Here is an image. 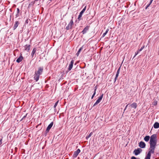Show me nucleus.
<instances>
[{"mask_svg": "<svg viewBox=\"0 0 159 159\" xmlns=\"http://www.w3.org/2000/svg\"><path fill=\"white\" fill-rule=\"evenodd\" d=\"M149 143L150 147L149 151L148 153L147 159L149 158L151 153H153L154 152L157 143V135L156 134H153L151 136Z\"/></svg>", "mask_w": 159, "mask_h": 159, "instance_id": "obj_1", "label": "nucleus"}, {"mask_svg": "<svg viewBox=\"0 0 159 159\" xmlns=\"http://www.w3.org/2000/svg\"><path fill=\"white\" fill-rule=\"evenodd\" d=\"M53 122H52L48 125L45 132V136H46L47 134L49 132V130L53 126Z\"/></svg>", "mask_w": 159, "mask_h": 159, "instance_id": "obj_2", "label": "nucleus"}, {"mask_svg": "<svg viewBox=\"0 0 159 159\" xmlns=\"http://www.w3.org/2000/svg\"><path fill=\"white\" fill-rule=\"evenodd\" d=\"M142 149L140 148H138L137 149H135L133 151V153L135 155L137 156L139 155L142 152Z\"/></svg>", "mask_w": 159, "mask_h": 159, "instance_id": "obj_3", "label": "nucleus"}, {"mask_svg": "<svg viewBox=\"0 0 159 159\" xmlns=\"http://www.w3.org/2000/svg\"><path fill=\"white\" fill-rule=\"evenodd\" d=\"M73 24V20L71 19L67 26L66 27V29L67 30L71 29L72 28V25Z\"/></svg>", "mask_w": 159, "mask_h": 159, "instance_id": "obj_4", "label": "nucleus"}, {"mask_svg": "<svg viewBox=\"0 0 159 159\" xmlns=\"http://www.w3.org/2000/svg\"><path fill=\"white\" fill-rule=\"evenodd\" d=\"M86 6H85V7L83 9L82 11L80 12L78 18V19L79 20H80V18L82 17V15H83V13L84 12V11L86 10Z\"/></svg>", "mask_w": 159, "mask_h": 159, "instance_id": "obj_5", "label": "nucleus"}, {"mask_svg": "<svg viewBox=\"0 0 159 159\" xmlns=\"http://www.w3.org/2000/svg\"><path fill=\"white\" fill-rule=\"evenodd\" d=\"M103 97V94L101 95L100 97H99L98 99L97 100L96 102L94 103L93 105V107L96 106V105L98 104L101 101Z\"/></svg>", "mask_w": 159, "mask_h": 159, "instance_id": "obj_6", "label": "nucleus"}, {"mask_svg": "<svg viewBox=\"0 0 159 159\" xmlns=\"http://www.w3.org/2000/svg\"><path fill=\"white\" fill-rule=\"evenodd\" d=\"M80 152V149H78L76 151L74 152L73 155V158H75L77 157V156L78 155L79 153Z\"/></svg>", "mask_w": 159, "mask_h": 159, "instance_id": "obj_7", "label": "nucleus"}, {"mask_svg": "<svg viewBox=\"0 0 159 159\" xmlns=\"http://www.w3.org/2000/svg\"><path fill=\"white\" fill-rule=\"evenodd\" d=\"M43 67H40L39 68L38 70L37 71H36L35 72L37 73L38 74L40 75L42 74L43 70Z\"/></svg>", "mask_w": 159, "mask_h": 159, "instance_id": "obj_8", "label": "nucleus"}, {"mask_svg": "<svg viewBox=\"0 0 159 159\" xmlns=\"http://www.w3.org/2000/svg\"><path fill=\"white\" fill-rule=\"evenodd\" d=\"M139 146L140 148H143L146 147V144L144 142L141 141L139 143Z\"/></svg>", "mask_w": 159, "mask_h": 159, "instance_id": "obj_9", "label": "nucleus"}, {"mask_svg": "<svg viewBox=\"0 0 159 159\" xmlns=\"http://www.w3.org/2000/svg\"><path fill=\"white\" fill-rule=\"evenodd\" d=\"M40 75L38 74L37 73L35 72L34 75V80H35L36 82L38 81L39 80Z\"/></svg>", "mask_w": 159, "mask_h": 159, "instance_id": "obj_10", "label": "nucleus"}, {"mask_svg": "<svg viewBox=\"0 0 159 159\" xmlns=\"http://www.w3.org/2000/svg\"><path fill=\"white\" fill-rule=\"evenodd\" d=\"M74 61L73 60H72L70 62V63L69 64V67H68V70L69 71L71 70L72 68V67L73 66V65L74 64Z\"/></svg>", "mask_w": 159, "mask_h": 159, "instance_id": "obj_11", "label": "nucleus"}, {"mask_svg": "<svg viewBox=\"0 0 159 159\" xmlns=\"http://www.w3.org/2000/svg\"><path fill=\"white\" fill-rule=\"evenodd\" d=\"M23 58V57L22 55H20V56L16 60V62L18 63L20 62L22 60Z\"/></svg>", "mask_w": 159, "mask_h": 159, "instance_id": "obj_12", "label": "nucleus"}, {"mask_svg": "<svg viewBox=\"0 0 159 159\" xmlns=\"http://www.w3.org/2000/svg\"><path fill=\"white\" fill-rule=\"evenodd\" d=\"M19 24L20 22L18 21H16L13 27V30H15Z\"/></svg>", "mask_w": 159, "mask_h": 159, "instance_id": "obj_13", "label": "nucleus"}, {"mask_svg": "<svg viewBox=\"0 0 159 159\" xmlns=\"http://www.w3.org/2000/svg\"><path fill=\"white\" fill-rule=\"evenodd\" d=\"M89 29V27L87 26L85 27L82 31V34H84L86 33L87 32V31Z\"/></svg>", "mask_w": 159, "mask_h": 159, "instance_id": "obj_14", "label": "nucleus"}, {"mask_svg": "<svg viewBox=\"0 0 159 159\" xmlns=\"http://www.w3.org/2000/svg\"><path fill=\"white\" fill-rule=\"evenodd\" d=\"M129 106H130L132 108L135 109L137 107V104L135 102H133L132 104L130 105Z\"/></svg>", "mask_w": 159, "mask_h": 159, "instance_id": "obj_15", "label": "nucleus"}, {"mask_svg": "<svg viewBox=\"0 0 159 159\" xmlns=\"http://www.w3.org/2000/svg\"><path fill=\"white\" fill-rule=\"evenodd\" d=\"M25 50L29 51L30 49V45L26 44L25 45Z\"/></svg>", "mask_w": 159, "mask_h": 159, "instance_id": "obj_16", "label": "nucleus"}, {"mask_svg": "<svg viewBox=\"0 0 159 159\" xmlns=\"http://www.w3.org/2000/svg\"><path fill=\"white\" fill-rule=\"evenodd\" d=\"M36 48H33L31 56L32 57V58H33L34 57V55L35 54V53L36 52Z\"/></svg>", "mask_w": 159, "mask_h": 159, "instance_id": "obj_17", "label": "nucleus"}, {"mask_svg": "<svg viewBox=\"0 0 159 159\" xmlns=\"http://www.w3.org/2000/svg\"><path fill=\"white\" fill-rule=\"evenodd\" d=\"M153 127L155 129H157L159 128V123L158 122H156L153 125Z\"/></svg>", "mask_w": 159, "mask_h": 159, "instance_id": "obj_18", "label": "nucleus"}, {"mask_svg": "<svg viewBox=\"0 0 159 159\" xmlns=\"http://www.w3.org/2000/svg\"><path fill=\"white\" fill-rule=\"evenodd\" d=\"M150 137L149 136H146L144 138V140L146 142H148L149 139Z\"/></svg>", "mask_w": 159, "mask_h": 159, "instance_id": "obj_19", "label": "nucleus"}, {"mask_svg": "<svg viewBox=\"0 0 159 159\" xmlns=\"http://www.w3.org/2000/svg\"><path fill=\"white\" fill-rule=\"evenodd\" d=\"M83 46H82L81 47L79 50L78 51L77 53H76V55L78 56L81 51V50L83 49Z\"/></svg>", "mask_w": 159, "mask_h": 159, "instance_id": "obj_20", "label": "nucleus"}, {"mask_svg": "<svg viewBox=\"0 0 159 159\" xmlns=\"http://www.w3.org/2000/svg\"><path fill=\"white\" fill-rule=\"evenodd\" d=\"M109 31V29H107L105 31V33H104L102 36V38H103L104 37V36L106 35L107 34V33H108V31Z\"/></svg>", "mask_w": 159, "mask_h": 159, "instance_id": "obj_21", "label": "nucleus"}, {"mask_svg": "<svg viewBox=\"0 0 159 159\" xmlns=\"http://www.w3.org/2000/svg\"><path fill=\"white\" fill-rule=\"evenodd\" d=\"M157 101L156 100H153V102H152V104L154 106H156L157 105Z\"/></svg>", "mask_w": 159, "mask_h": 159, "instance_id": "obj_22", "label": "nucleus"}, {"mask_svg": "<svg viewBox=\"0 0 159 159\" xmlns=\"http://www.w3.org/2000/svg\"><path fill=\"white\" fill-rule=\"evenodd\" d=\"M92 134H93V133L92 132H91L89 134V135L88 136H87L86 137V140H88V139L92 136Z\"/></svg>", "mask_w": 159, "mask_h": 159, "instance_id": "obj_23", "label": "nucleus"}, {"mask_svg": "<svg viewBox=\"0 0 159 159\" xmlns=\"http://www.w3.org/2000/svg\"><path fill=\"white\" fill-rule=\"evenodd\" d=\"M58 102H59V101H57L55 103L54 106V110H55V111H55V110H56V106H57V104L58 103Z\"/></svg>", "mask_w": 159, "mask_h": 159, "instance_id": "obj_24", "label": "nucleus"}, {"mask_svg": "<svg viewBox=\"0 0 159 159\" xmlns=\"http://www.w3.org/2000/svg\"><path fill=\"white\" fill-rule=\"evenodd\" d=\"M96 92L94 91L91 97V99H93L96 94Z\"/></svg>", "mask_w": 159, "mask_h": 159, "instance_id": "obj_25", "label": "nucleus"}, {"mask_svg": "<svg viewBox=\"0 0 159 159\" xmlns=\"http://www.w3.org/2000/svg\"><path fill=\"white\" fill-rule=\"evenodd\" d=\"M144 48V46H143L142 47H141V48H140V49L139 50V51L140 52L142 51V50Z\"/></svg>", "mask_w": 159, "mask_h": 159, "instance_id": "obj_26", "label": "nucleus"}, {"mask_svg": "<svg viewBox=\"0 0 159 159\" xmlns=\"http://www.w3.org/2000/svg\"><path fill=\"white\" fill-rule=\"evenodd\" d=\"M139 51H137V52H135V55H134V57H135L137 55V54H138V53H139Z\"/></svg>", "mask_w": 159, "mask_h": 159, "instance_id": "obj_27", "label": "nucleus"}, {"mask_svg": "<svg viewBox=\"0 0 159 159\" xmlns=\"http://www.w3.org/2000/svg\"><path fill=\"white\" fill-rule=\"evenodd\" d=\"M120 67L117 70V73H117V74H119V73H120Z\"/></svg>", "mask_w": 159, "mask_h": 159, "instance_id": "obj_28", "label": "nucleus"}, {"mask_svg": "<svg viewBox=\"0 0 159 159\" xmlns=\"http://www.w3.org/2000/svg\"><path fill=\"white\" fill-rule=\"evenodd\" d=\"M27 115V113L23 117V118H22L21 120H23L24 119L26 116Z\"/></svg>", "mask_w": 159, "mask_h": 159, "instance_id": "obj_29", "label": "nucleus"}, {"mask_svg": "<svg viewBox=\"0 0 159 159\" xmlns=\"http://www.w3.org/2000/svg\"><path fill=\"white\" fill-rule=\"evenodd\" d=\"M97 86H96L95 87H94V92H96V90H97Z\"/></svg>", "mask_w": 159, "mask_h": 159, "instance_id": "obj_30", "label": "nucleus"}, {"mask_svg": "<svg viewBox=\"0 0 159 159\" xmlns=\"http://www.w3.org/2000/svg\"><path fill=\"white\" fill-rule=\"evenodd\" d=\"M151 154H150V157H149V158H148V159H147V157H148V154L147 155L146 157H145V159H150L151 158Z\"/></svg>", "mask_w": 159, "mask_h": 159, "instance_id": "obj_31", "label": "nucleus"}, {"mask_svg": "<svg viewBox=\"0 0 159 159\" xmlns=\"http://www.w3.org/2000/svg\"><path fill=\"white\" fill-rule=\"evenodd\" d=\"M131 159H137V158L134 156H133L131 157Z\"/></svg>", "mask_w": 159, "mask_h": 159, "instance_id": "obj_32", "label": "nucleus"}, {"mask_svg": "<svg viewBox=\"0 0 159 159\" xmlns=\"http://www.w3.org/2000/svg\"><path fill=\"white\" fill-rule=\"evenodd\" d=\"M129 105V104H127V105L126 106V107H125V109H124V111L126 109L127 107H128Z\"/></svg>", "mask_w": 159, "mask_h": 159, "instance_id": "obj_33", "label": "nucleus"}, {"mask_svg": "<svg viewBox=\"0 0 159 159\" xmlns=\"http://www.w3.org/2000/svg\"><path fill=\"white\" fill-rule=\"evenodd\" d=\"M17 13H19V12H20V10H19V8H17Z\"/></svg>", "mask_w": 159, "mask_h": 159, "instance_id": "obj_34", "label": "nucleus"}, {"mask_svg": "<svg viewBox=\"0 0 159 159\" xmlns=\"http://www.w3.org/2000/svg\"><path fill=\"white\" fill-rule=\"evenodd\" d=\"M2 139L0 140V146L2 144Z\"/></svg>", "mask_w": 159, "mask_h": 159, "instance_id": "obj_35", "label": "nucleus"}, {"mask_svg": "<svg viewBox=\"0 0 159 159\" xmlns=\"http://www.w3.org/2000/svg\"><path fill=\"white\" fill-rule=\"evenodd\" d=\"M119 75V74L116 73L115 77L116 78H117L118 77V76Z\"/></svg>", "mask_w": 159, "mask_h": 159, "instance_id": "obj_36", "label": "nucleus"}, {"mask_svg": "<svg viewBox=\"0 0 159 159\" xmlns=\"http://www.w3.org/2000/svg\"><path fill=\"white\" fill-rule=\"evenodd\" d=\"M153 0H150V1L149 3L151 4Z\"/></svg>", "mask_w": 159, "mask_h": 159, "instance_id": "obj_37", "label": "nucleus"}, {"mask_svg": "<svg viewBox=\"0 0 159 159\" xmlns=\"http://www.w3.org/2000/svg\"><path fill=\"white\" fill-rule=\"evenodd\" d=\"M117 79V78H116V77H115V78L114 79V82H115L116 81Z\"/></svg>", "mask_w": 159, "mask_h": 159, "instance_id": "obj_38", "label": "nucleus"}, {"mask_svg": "<svg viewBox=\"0 0 159 159\" xmlns=\"http://www.w3.org/2000/svg\"><path fill=\"white\" fill-rule=\"evenodd\" d=\"M151 5V4L150 3H149L148 4L147 6V7H148L150 5Z\"/></svg>", "mask_w": 159, "mask_h": 159, "instance_id": "obj_39", "label": "nucleus"}, {"mask_svg": "<svg viewBox=\"0 0 159 159\" xmlns=\"http://www.w3.org/2000/svg\"><path fill=\"white\" fill-rule=\"evenodd\" d=\"M18 14L19 13H17L16 14V17H18L19 16V15H18Z\"/></svg>", "mask_w": 159, "mask_h": 159, "instance_id": "obj_40", "label": "nucleus"}, {"mask_svg": "<svg viewBox=\"0 0 159 159\" xmlns=\"http://www.w3.org/2000/svg\"><path fill=\"white\" fill-rule=\"evenodd\" d=\"M148 7H147V6H146V7L145 8V9H147Z\"/></svg>", "mask_w": 159, "mask_h": 159, "instance_id": "obj_41", "label": "nucleus"}, {"mask_svg": "<svg viewBox=\"0 0 159 159\" xmlns=\"http://www.w3.org/2000/svg\"><path fill=\"white\" fill-rule=\"evenodd\" d=\"M137 159H140L139 158H137Z\"/></svg>", "mask_w": 159, "mask_h": 159, "instance_id": "obj_42", "label": "nucleus"}]
</instances>
